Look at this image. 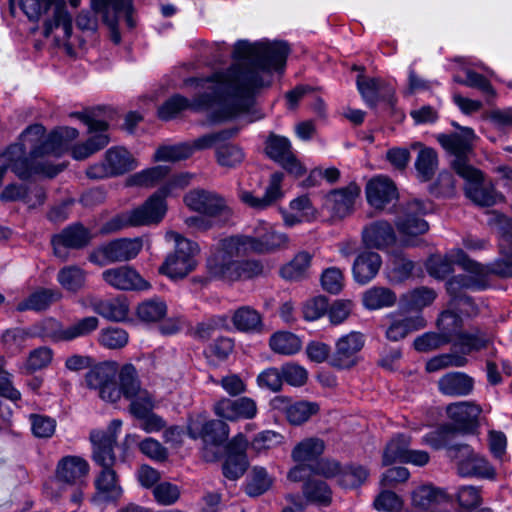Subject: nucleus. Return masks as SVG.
I'll return each mask as SVG.
<instances>
[{
	"instance_id": "nucleus-1",
	"label": "nucleus",
	"mask_w": 512,
	"mask_h": 512,
	"mask_svg": "<svg viewBox=\"0 0 512 512\" xmlns=\"http://www.w3.org/2000/svg\"><path fill=\"white\" fill-rule=\"evenodd\" d=\"M288 54L289 47L282 41L238 40L232 58L242 62L208 78L186 80V85L198 89L199 96L190 103L181 95H174L159 107L158 116L167 121L189 107L202 109L215 102L219 114L213 121L244 117L253 105L255 93L271 84L273 72L283 71Z\"/></svg>"
},
{
	"instance_id": "nucleus-2",
	"label": "nucleus",
	"mask_w": 512,
	"mask_h": 512,
	"mask_svg": "<svg viewBox=\"0 0 512 512\" xmlns=\"http://www.w3.org/2000/svg\"><path fill=\"white\" fill-rule=\"evenodd\" d=\"M76 115L88 127L90 136L85 142L70 147L79 136L78 130L72 127H60L46 135L42 125H32L21 134L19 143L4 152L8 165L20 178H28L33 173L53 177L64 169V165L54 164L52 159L60 157L69 148L73 159L84 160L108 145L110 138L105 121Z\"/></svg>"
},
{
	"instance_id": "nucleus-3",
	"label": "nucleus",
	"mask_w": 512,
	"mask_h": 512,
	"mask_svg": "<svg viewBox=\"0 0 512 512\" xmlns=\"http://www.w3.org/2000/svg\"><path fill=\"white\" fill-rule=\"evenodd\" d=\"M457 264L465 274L452 277L446 283V289L452 298L454 305H467L473 308L471 298L462 294L463 290L472 287H482L485 284V272L478 267V262L470 259L460 248L448 251L444 256L432 255L426 263L428 273L438 279H443L453 272V266ZM473 313V310L471 311Z\"/></svg>"
},
{
	"instance_id": "nucleus-4",
	"label": "nucleus",
	"mask_w": 512,
	"mask_h": 512,
	"mask_svg": "<svg viewBox=\"0 0 512 512\" xmlns=\"http://www.w3.org/2000/svg\"><path fill=\"white\" fill-rule=\"evenodd\" d=\"M288 246V235L277 231L273 224L263 220L255 223L252 235H237L225 239V247L234 252L270 254Z\"/></svg>"
},
{
	"instance_id": "nucleus-5",
	"label": "nucleus",
	"mask_w": 512,
	"mask_h": 512,
	"mask_svg": "<svg viewBox=\"0 0 512 512\" xmlns=\"http://www.w3.org/2000/svg\"><path fill=\"white\" fill-rule=\"evenodd\" d=\"M166 211L165 196L158 190L142 205L113 217L105 224L103 231L109 233L124 227L158 224L164 218Z\"/></svg>"
},
{
	"instance_id": "nucleus-6",
	"label": "nucleus",
	"mask_w": 512,
	"mask_h": 512,
	"mask_svg": "<svg viewBox=\"0 0 512 512\" xmlns=\"http://www.w3.org/2000/svg\"><path fill=\"white\" fill-rule=\"evenodd\" d=\"M165 240L174 243V252L169 254L159 271L171 279L186 277L197 266L199 246L175 231H167Z\"/></svg>"
},
{
	"instance_id": "nucleus-7",
	"label": "nucleus",
	"mask_w": 512,
	"mask_h": 512,
	"mask_svg": "<svg viewBox=\"0 0 512 512\" xmlns=\"http://www.w3.org/2000/svg\"><path fill=\"white\" fill-rule=\"evenodd\" d=\"M19 6L31 21H38L52 6L53 18L45 23V35L48 36L54 29L61 28L65 38L71 36L72 19L64 0H19Z\"/></svg>"
},
{
	"instance_id": "nucleus-8",
	"label": "nucleus",
	"mask_w": 512,
	"mask_h": 512,
	"mask_svg": "<svg viewBox=\"0 0 512 512\" xmlns=\"http://www.w3.org/2000/svg\"><path fill=\"white\" fill-rule=\"evenodd\" d=\"M448 457L456 463L457 472L462 477H477L488 480L496 478V469L488 459L475 452L468 444L447 447Z\"/></svg>"
},
{
	"instance_id": "nucleus-9",
	"label": "nucleus",
	"mask_w": 512,
	"mask_h": 512,
	"mask_svg": "<svg viewBox=\"0 0 512 512\" xmlns=\"http://www.w3.org/2000/svg\"><path fill=\"white\" fill-rule=\"evenodd\" d=\"M439 332L447 336L449 343L453 342L454 346H458L465 353L479 351L488 345V338L480 331L473 333H462V319L453 311H444L438 318Z\"/></svg>"
},
{
	"instance_id": "nucleus-10",
	"label": "nucleus",
	"mask_w": 512,
	"mask_h": 512,
	"mask_svg": "<svg viewBox=\"0 0 512 512\" xmlns=\"http://www.w3.org/2000/svg\"><path fill=\"white\" fill-rule=\"evenodd\" d=\"M138 166L134 156L122 146L109 148L101 162L89 166L86 175L90 179H105L124 175Z\"/></svg>"
},
{
	"instance_id": "nucleus-11",
	"label": "nucleus",
	"mask_w": 512,
	"mask_h": 512,
	"mask_svg": "<svg viewBox=\"0 0 512 512\" xmlns=\"http://www.w3.org/2000/svg\"><path fill=\"white\" fill-rule=\"evenodd\" d=\"M117 375L118 364L116 362H101L85 374V384L89 389L97 391L103 401L115 404L119 401L120 393Z\"/></svg>"
},
{
	"instance_id": "nucleus-12",
	"label": "nucleus",
	"mask_w": 512,
	"mask_h": 512,
	"mask_svg": "<svg viewBox=\"0 0 512 512\" xmlns=\"http://www.w3.org/2000/svg\"><path fill=\"white\" fill-rule=\"evenodd\" d=\"M184 203L190 210L214 217L218 221H229L232 216L226 200L213 191L191 190L184 196Z\"/></svg>"
},
{
	"instance_id": "nucleus-13",
	"label": "nucleus",
	"mask_w": 512,
	"mask_h": 512,
	"mask_svg": "<svg viewBox=\"0 0 512 512\" xmlns=\"http://www.w3.org/2000/svg\"><path fill=\"white\" fill-rule=\"evenodd\" d=\"M121 426L122 421L114 419L106 430H92L90 433L92 460L102 469L113 468L116 463L114 446Z\"/></svg>"
},
{
	"instance_id": "nucleus-14",
	"label": "nucleus",
	"mask_w": 512,
	"mask_h": 512,
	"mask_svg": "<svg viewBox=\"0 0 512 512\" xmlns=\"http://www.w3.org/2000/svg\"><path fill=\"white\" fill-rule=\"evenodd\" d=\"M247 252L229 251L223 239L218 248L207 259V271L212 278L225 282L240 280V261L234 258Z\"/></svg>"
},
{
	"instance_id": "nucleus-15",
	"label": "nucleus",
	"mask_w": 512,
	"mask_h": 512,
	"mask_svg": "<svg viewBox=\"0 0 512 512\" xmlns=\"http://www.w3.org/2000/svg\"><path fill=\"white\" fill-rule=\"evenodd\" d=\"M455 171L466 180V195L474 203L480 206H492L496 203L497 194L493 188L484 186L481 171L461 161L455 163Z\"/></svg>"
},
{
	"instance_id": "nucleus-16",
	"label": "nucleus",
	"mask_w": 512,
	"mask_h": 512,
	"mask_svg": "<svg viewBox=\"0 0 512 512\" xmlns=\"http://www.w3.org/2000/svg\"><path fill=\"white\" fill-rule=\"evenodd\" d=\"M187 430L191 438L196 439L200 437L204 441V458L207 461L218 459L219 453L212 451L211 454H209L208 446L219 447L227 441L229 428L222 419H211L201 426L196 425L194 421H190Z\"/></svg>"
},
{
	"instance_id": "nucleus-17",
	"label": "nucleus",
	"mask_w": 512,
	"mask_h": 512,
	"mask_svg": "<svg viewBox=\"0 0 512 512\" xmlns=\"http://www.w3.org/2000/svg\"><path fill=\"white\" fill-rule=\"evenodd\" d=\"M92 8L103 15V20L110 30V39L113 43L119 44L121 35L118 30V21L121 16H125L127 25L132 28L131 11L132 5L130 0H91Z\"/></svg>"
},
{
	"instance_id": "nucleus-18",
	"label": "nucleus",
	"mask_w": 512,
	"mask_h": 512,
	"mask_svg": "<svg viewBox=\"0 0 512 512\" xmlns=\"http://www.w3.org/2000/svg\"><path fill=\"white\" fill-rule=\"evenodd\" d=\"M364 343V336L360 332L353 331L341 336L335 343L329 364L341 370L354 367L359 361Z\"/></svg>"
},
{
	"instance_id": "nucleus-19",
	"label": "nucleus",
	"mask_w": 512,
	"mask_h": 512,
	"mask_svg": "<svg viewBox=\"0 0 512 512\" xmlns=\"http://www.w3.org/2000/svg\"><path fill=\"white\" fill-rule=\"evenodd\" d=\"M143 248L141 238H122L99 247L90 257L92 262H124L135 258Z\"/></svg>"
},
{
	"instance_id": "nucleus-20",
	"label": "nucleus",
	"mask_w": 512,
	"mask_h": 512,
	"mask_svg": "<svg viewBox=\"0 0 512 512\" xmlns=\"http://www.w3.org/2000/svg\"><path fill=\"white\" fill-rule=\"evenodd\" d=\"M432 209V203L429 201L415 199L407 203L396 221L399 232L407 236L425 233L428 230V223L421 216L431 212Z\"/></svg>"
},
{
	"instance_id": "nucleus-21",
	"label": "nucleus",
	"mask_w": 512,
	"mask_h": 512,
	"mask_svg": "<svg viewBox=\"0 0 512 512\" xmlns=\"http://www.w3.org/2000/svg\"><path fill=\"white\" fill-rule=\"evenodd\" d=\"M453 422L441 425L427 433L425 442L434 449L444 447L447 442L457 435L475 434L479 427L478 418H452Z\"/></svg>"
},
{
	"instance_id": "nucleus-22",
	"label": "nucleus",
	"mask_w": 512,
	"mask_h": 512,
	"mask_svg": "<svg viewBox=\"0 0 512 512\" xmlns=\"http://www.w3.org/2000/svg\"><path fill=\"white\" fill-rule=\"evenodd\" d=\"M265 152L269 158L279 163L290 174L302 176L305 173L303 165L292 152L288 138L270 135L266 140Z\"/></svg>"
},
{
	"instance_id": "nucleus-23",
	"label": "nucleus",
	"mask_w": 512,
	"mask_h": 512,
	"mask_svg": "<svg viewBox=\"0 0 512 512\" xmlns=\"http://www.w3.org/2000/svg\"><path fill=\"white\" fill-rule=\"evenodd\" d=\"M102 277L108 285L118 290H147L150 287L149 283L130 266L107 269L103 271Z\"/></svg>"
},
{
	"instance_id": "nucleus-24",
	"label": "nucleus",
	"mask_w": 512,
	"mask_h": 512,
	"mask_svg": "<svg viewBox=\"0 0 512 512\" xmlns=\"http://www.w3.org/2000/svg\"><path fill=\"white\" fill-rule=\"evenodd\" d=\"M360 188L356 183L333 190L325 197L324 206L334 216L343 218L351 213Z\"/></svg>"
},
{
	"instance_id": "nucleus-25",
	"label": "nucleus",
	"mask_w": 512,
	"mask_h": 512,
	"mask_svg": "<svg viewBox=\"0 0 512 512\" xmlns=\"http://www.w3.org/2000/svg\"><path fill=\"white\" fill-rule=\"evenodd\" d=\"M365 192L368 203L380 210L397 198L396 186L388 177L382 175L369 180Z\"/></svg>"
},
{
	"instance_id": "nucleus-26",
	"label": "nucleus",
	"mask_w": 512,
	"mask_h": 512,
	"mask_svg": "<svg viewBox=\"0 0 512 512\" xmlns=\"http://www.w3.org/2000/svg\"><path fill=\"white\" fill-rule=\"evenodd\" d=\"M89 239V232L83 226H69L60 234L53 236L52 245L54 253L58 258L66 260L68 256L67 248H81L89 242Z\"/></svg>"
},
{
	"instance_id": "nucleus-27",
	"label": "nucleus",
	"mask_w": 512,
	"mask_h": 512,
	"mask_svg": "<svg viewBox=\"0 0 512 512\" xmlns=\"http://www.w3.org/2000/svg\"><path fill=\"white\" fill-rule=\"evenodd\" d=\"M94 484L96 492L93 501L96 503L115 502L122 495L118 475L113 468L102 469L96 476Z\"/></svg>"
},
{
	"instance_id": "nucleus-28",
	"label": "nucleus",
	"mask_w": 512,
	"mask_h": 512,
	"mask_svg": "<svg viewBox=\"0 0 512 512\" xmlns=\"http://www.w3.org/2000/svg\"><path fill=\"white\" fill-rule=\"evenodd\" d=\"M476 135L471 128L462 127L457 133L450 135L440 134L437 139L441 146L450 154L454 155L456 159L453 161V167L458 161L466 163L463 156L472 149V143Z\"/></svg>"
},
{
	"instance_id": "nucleus-29",
	"label": "nucleus",
	"mask_w": 512,
	"mask_h": 512,
	"mask_svg": "<svg viewBox=\"0 0 512 512\" xmlns=\"http://www.w3.org/2000/svg\"><path fill=\"white\" fill-rule=\"evenodd\" d=\"M283 180L282 173H273L270 177L269 185L266 188L263 197H256L250 191H242L240 199L246 205L255 209H265L271 206L274 202L282 198L283 192L281 190V182Z\"/></svg>"
},
{
	"instance_id": "nucleus-30",
	"label": "nucleus",
	"mask_w": 512,
	"mask_h": 512,
	"mask_svg": "<svg viewBox=\"0 0 512 512\" xmlns=\"http://www.w3.org/2000/svg\"><path fill=\"white\" fill-rule=\"evenodd\" d=\"M89 471L88 462L79 456H66L57 465L56 478L59 482L75 485L81 482Z\"/></svg>"
},
{
	"instance_id": "nucleus-31",
	"label": "nucleus",
	"mask_w": 512,
	"mask_h": 512,
	"mask_svg": "<svg viewBox=\"0 0 512 512\" xmlns=\"http://www.w3.org/2000/svg\"><path fill=\"white\" fill-rule=\"evenodd\" d=\"M382 265L381 256L376 252L366 251L359 254L352 267L354 280L365 285L373 280Z\"/></svg>"
},
{
	"instance_id": "nucleus-32",
	"label": "nucleus",
	"mask_w": 512,
	"mask_h": 512,
	"mask_svg": "<svg viewBox=\"0 0 512 512\" xmlns=\"http://www.w3.org/2000/svg\"><path fill=\"white\" fill-rule=\"evenodd\" d=\"M389 318L390 324L386 330V336L391 341H399L409 333L420 330L426 325V321L421 315L392 314Z\"/></svg>"
},
{
	"instance_id": "nucleus-33",
	"label": "nucleus",
	"mask_w": 512,
	"mask_h": 512,
	"mask_svg": "<svg viewBox=\"0 0 512 512\" xmlns=\"http://www.w3.org/2000/svg\"><path fill=\"white\" fill-rule=\"evenodd\" d=\"M364 244L370 248L384 249L395 242L392 226L386 221H376L362 231Z\"/></svg>"
},
{
	"instance_id": "nucleus-34",
	"label": "nucleus",
	"mask_w": 512,
	"mask_h": 512,
	"mask_svg": "<svg viewBox=\"0 0 512 512\" xmlns=\"http://www.w3.org/2000/svg\"><path fill=\"white\" fill-rule=\"evenodd\" d=\"M270 405L275 413L285 414L286 416H312L320 412L319 405L316 402L293 401L285 396L274 397Z\"/></svg>"
},
{
	"instance_id": "nucleus-35",
	"label": "nucleus",
	"mask_w": 512,
	"mask_h": 512,
	"mask_svg": "<svg viewBox=\"0 0 512 512\" xmlns=\"http://www.w3.org/2000/svg\"><path fill=\"white\" fill-rule=\"evenodd\" d=\"M474 387V380L462 372H450L438 381L439 391L448 396H466Z\"/></svg>"
},
{
	"instance_id": "nucleus-36",
	"label": "nucleus",
	"mask_w": 512,
	"mask_h": 512,
	"mask_svg": "<svg viewBox=\"0 0 512 512\" xmlns=\"http://www.w3.org/2000/svg\"><path fill=\"white\" fill-rule=\"evenodd\" d=\"M216 416H255L256 402L249 397L237 399L222 398L214 405Z\"/></svg>"
},
{
	"instance_id": "nucleus-37",
	"label": "nucleus",
	"mask_w": 512,
	"mask_h": 512,
	"mask_svg": "<svg viewBox=\"0 0 512 512\" xmlns=\"http://www.w3.org/2000/svg\"><path fill=\"white\" fill-rule=\"evenodd\" d=\"M128 399L130 400V413L133 416H155L154 413L162 404V401L154 393L144 388Z\"/></svg>"
},
{
	"instance_id": "nucleus-38",
	"label": "nucleus",
	"mask_w": 512,
	"mask_h": 512,
	"mask_svg": "<svg viewBox=\"0 0 512 512\" xmlns=\"http://www.w3.org/2000/svg\"><path fill=\"white\" fill-rule=\"evenodd\" d=\"M93 310L102 317L112 321H123L129 313L126 299L122 297L97 300L93 303Z\"/></svg>"
},
{
	"instance_id": "nucleus-39",
	"label": "nucleus",
	"mask_w": 512,
	"mask_h": 512,
	"mask_svg": "<svg viewBox=\"0 0 512 512\" xmlns=\"http://www.w3.org/2000/svg\"><path fill=\"white\" fill-rule=\"evenodd\" d=\"M311 260L312 256L308 252H299L281 268L280 274L289 281L302 280L308 276Z\"/></svg>"
},
{
	"instance_id": "nucleus-40",
	"label": "nucleus",
	"mask_w": 512,
	"mask_h": 512,
	"mask_svg": "<svg viewBox=\"0 0 512 512\" xmlns=\"http://www.w3.org/2000/svg\"><path fill=\"white\" fill-rule=\"evenodd\" d=\"M269 346L277 354L293 355L301 350L302 341L291 332L278 331L271 335Z\"/></svg>"
},
{
	"instance_id": "nucleus-41",
	"label": "nucleus",
	"mask_w": 512,
	"mask_h": 512,
	"mask_svg": "<svg viewBox=\"0 0 512 512\" xmlns=\"http://www.w3.org/2000/svg\"><path fill=\"white\" fill-rule=\"evenodd\" d=\"M410 438L399 434L392 438L386 445L382 455V465L388 466L395 462L404 463L409 451Z\"/></svg>"
},
{
	"instance_id": "nucleus-42",
	"label": "nucleus",
	"mask_w": 512,
	"mask_h": 512,
	"mask_svg": "<svg viewBox=\"0 0 512 512\" xmlns=\"http://www.w3.org/2000/svg\"><path fill=\"white\" fill-rule=\"evenodd\" d=\"M117 381L120 392L119 400L122 396L128 399L142 389L137 370L129 363L123 365L120 370L118 369Z\"/></svg>"
},
{
	"instance_id": "nucleus-43",
	"label": "nucleus",
	"mask_w": 512,
	"mask_h": 512,
	"mask_svg": "<svg viewBox=\"0 0 512 512\" xmlns=\"http://www.w3.org/2000/svg\"><path fill=\"white\" fill-rule=\"evenodd\" d=\"M363 305L369 310L391 307L396 302V295L386 287H372L362 296Z\"/></svg>"
},
{
	"instance_id": "nucleus-44",
	"label": "nucleus",
	"mask_w": 512,
	"mask_h": 512,
	"mask_svg": "<svg viewBox=\"0 0 512 512\" xmlns=\"http://www.w3.org/2000/svg\"><path fill=\"white\" fill-rule=\"evenodd\" d=\"M232 322L242 332H258L262 327L260 314L249 306L238 308L232 316Z\"/></svg>"
},
{
	"instance_id": "nucleus-45",
	"label": "nucleus",
	"mask_w": 512,
	"mask_h": 512,
	"mask_svg": "<svg viewBox=\"0 0 512 512\" xmlns=\"http://www.w3.org/2000/svg\"><path fill=\"white\" fill-rule=\"evenodd\" d=\"M325 449L324 441L319 438H308L298 443L292 450L291 457L295 462L304 463L317 459Z\"/></svg>"
},
{
	"instance_id": "nucleus-46",
	"label": "nucleus",
	"mask_w": 512,
	"mask_h": 512,
	"mask_svg": "<svg viewBox=\"0 0 512 512\" xmlns=\"http://www.w3.org/2000/svg\"><path fill=\"white\" fill-rule=\"evenodd\" d=\"M443 490L431 485H423L415 489L411 494L412 506L419 511H427L432 505L444 498Z\"/></svg>"
},
{
	"instance_id": "nucleus-47",
	"label": "nucleus",
	"mask_w": 512,
	"mask_h": 512,
	"mask_svg": "<svg viewBox=\"0 0 512 512\" xmlns=\"http://www.w3.org/2000/svg\"><path fill=\"white\" fill-rule=\"evenodd\" d=\"M192 154L193 149L188 142L161 145L156 149L153 160L155 162H177L189 158Z\"/></svg>"
},
{
	"instance_id": "nucleus-48",
	"label": "nucleus",
	"mask_w": 512,
	"mask_h": 512,
	"mask_svg": "<svg viewBox=\"0 0 512 512\" xmlns=\"http://www.w3.org/2000/svg\"><path fill=\"white\" fill-rule=\"evenodd\" d=\"M215 156L217 163L226 168H234L244 160L243 150L227 140L217 145Z\"/></svg>"
},
{
	"instance_id": "nucleus-49",
	"label": "nucleus",
	"mask_w": 512,
	"mask_h": 512,
	"mask_svg": "<svg viewBox=\"0 0 512 512\" xmlns=\"http://www.w3.org/2000/svg\"><path fill=\"white\" fill-rule=\"evenodd\" d=\"M169 171V167L162 165L144 169L133 174L128 179V184L131 186L153 187L163 180L169 174Z\"/></svg>"
},
{
	"instance_id": "nucleus-50",
	"label": "nucleus",
	"mask_w": 512,
	"mask_h": 512,
	"mask_svg": "<svg viewBox=\"0 0 512 512\" xmlns=\"http://www.w3.org/2000/svg\"><path fill=\"white\" fill-rule=\"evenodd\" d=\"M305 498L318 505L327 506L331 503V490L325 481L309 479L303 485Z\"/></svg>"
},
{
	"instance_id": "nucleus-51",
	"label": "nucleus",
	"mask_w": 512,
	"mask_h": 512,
	"mask_svg": "<svg viewBox=\"0 0 512 512\" xmlns=\"http://www.w3.org/2000/svg\"><path fill=\"white\" fill-rule=\"evenodd\" d=\"M167 314V305L160 298H152L140 303L137 307V316L144 322H157Z\"/></svg>"
},
{
	"instance_id": "nucleus-52",
	"label": "nucleus",
	"mask_w": 512,
	"mask_h": 512,
	"mask_svg": "<svg viewBox=\"0 0 512 512\" xmlns=\"http://www.w3.org/2000/svg\"><path fill=\"white\" fill-rule=\"evenodd\" d=\"M467 354L461 350V353L451 352L437 355L427 361L426 370L436 372L448 367H464L468 363Z\"/></svg>"
},
{
	"instance_id": "nucleus-53",
	"label": "nucleus",
	"mask_w": 512,
	"mask_h": 512,
	"mask_svg": "<svg viewBox=\"0 0 512 512\" xmlns=\"http://www.w3.org/2000/svg\"><path fill=\"white\" fill-rule=\"evenodd\" d=\"M438 164L435 150L429 147H422L415 161V167L419 178L427 181L434 175Z\"/></svg>"
},
{
	"instance_id": "nucleus-54",
	"label": "nucleus",
	"mask_w": 512,
	"mask_h": 512,
	"mask_svg": "<svg viewBox=\"0 0 512 512\" xmlns=\"http://www.w3.org/2000/svg\"><path fill=\"white\" fill-rule=\"evenodd\" d=\"M85 279V272L77 266H66L57 275L59 284L70 292H77L83 288Z\"/></svg>"
},
{
	"instance_id": "nucleus-55",
	"label": "nucleus",
	"mask_w": 512,
	"mask_h": 512,
	"mask_svg": "<svg viewBox=\"0 0 512 512\" xmlns=\"http://www.w3.org/2000/svg\"><path fill=\"white\" fill-rule=\"evenodd\" d=\"M369 477V470L359 464H349L342 468L338 482L345 488H356L362 485Z\"/></svg>"
},
{
	"instance_id": "nucleus-56",
	"label": "nucleus",
	"mask_w": 512,
	"mask_h": 512,
	"mask_svg": "<svg viewBox=\"0 0 512 512\" xmlns=\"http://www.w3.org/2000/svg\"><path fill=\"white\" fill-rule=\"evenodd\" d=\"M54 351L47 346L31 350L27 356L24 367L28 372H35L47 368L53 361Z\"/></svg>"
},
{
	"instance_id": "nucleus-57",
	"label": "nucleus",
	"mask_w": 512,
	"mask_h": 512,
	"mask_svg": "<svg viewBox=\"0 0 512 512\" xmlns=\"http://www.w3.org/2000/svg\"><path fill=\"white\" fill-rule=\"evenodd\" d=\"M58 294L51 290H39L32 293L26 300L17 305L18 311L46 309L56 298Z\"/></svg>"
},
{
	"instance_id": "nucleus-58",
	"label": "nucleus",
	"mask_w": 512,
	"mask_h": 512,
	"mask_svg": "<svg viewBox=\"0 0 512 512\" xmlns=\"http://www.w3.org/2000/svg\"><path fill=\"white\" fill-rule=\"evenodd\" d=\"M248 468V460L245 453H228L223 463V475L229 480H237L244 475Z\"/></svg>"
},
{
	"instance_id": "nucleus-59",
	"label": "nucleus",
	"mask_w": 512,
	"mask_h": 512,
	"mask_svg": "<svg viewBox=\"0 0 512 512\" xmlns=\"http://www.w3.org/2000/svg\"><path fill=\"white\" fill-rule=\"evenodd\" d=\"M237 133L235 129L222 130L219 132H213L206 135H203L190 143V147L193 149V153L195 151L205 150L214 147L216 149L217 145L221 144L225 140L230 139Z\"/></svg>"
},
{
	"instance_id": "nucleus-60",
	"label": "nucleus",
	"mask_w": 512,
	"mask_h": 512,
	"mask_svg": "<svg viewBox=\"0 0 512 512\" xmlns=\"http://www.w3.org/2000/svg\"><path fill=\"white\" fill-rule=\"evenodd\" d=\"M272 484L266 470L262 467H254L251 479L245 486V492L251 497H257L264 494Z\"/></svg>"
},
{
	"instance_id": "nucleus-61",
	"label": "nucleus",
	"mask_w": 512,
	"mask_h": 512,
	"mask_svg": "<svg viewBox=\"0 0 512 512\" xmlns=\"http://www.w3.org/2000/svg\"><path fill=\"white\" fill-rule=\"evenodd\" d=\"M403 505V499L388 488H382L373 501L374 508L384 512H397L403 508Z\"/></svg>"
},
{
	"instance_id": "nucleus-62",
	"label": "nucleus",
	"mask_w": 512,
	"mask_h": 512,
	"mask_svg": "<svg viewBox=\"0 0 512 512\" xmlns=\"http://www.w3.org/2000/svg\"><path fill=\"white\" fill-rule=\"evenodd\" d=\"M456 500L461 509L472 511L482 504V490L476 486H461L459 487Z\"/></svg>"
},
{
	"instance_id": "nucleus-63",
	"label": "nucleus",
	"mask_w": 512,
	"mask_h": 512,
	"mask_svg": "<svg viewBox=\"0 0 512 512\" xmlns=\"http://www.w3.org/2000/svg\"><path fill=\"white\" fill-rule=\"evenodd\" d=\"M99 326V320L95 316H88L78 319L73 324L67 326L68 341H72L77 338H82L90 335Z\"/></svg>"
},
{
	"instance_id": "nucleus-64",
	"label": "nucleus",
	"mask_w": 512,
	"mask_h": 512,
	"mask_svg": "<svg viewBox=\"0 0 512 512\" xmlns=\"http://www.w3.org/2000/svg\"><path fill=\"white\" fill-rule=\"evenodd\" d=\"M98 341L108 349H119L128 343V333L118 327H109L100 332Z\"/></svg>"
}]
</instances>
